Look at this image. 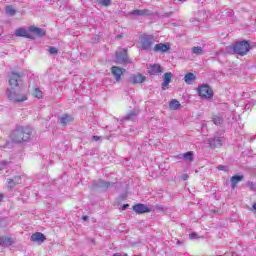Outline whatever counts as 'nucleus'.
Listing matches in <instances>:
<instances>
[{
	"label": "nucleus",
	"instance_id": "obj_18",
	"mask_svg": "<svg viewBox=\"0 0 256 256\" xmlns=\"http://www.w3.org/2000/svg\"><path fill=\"white\" fill-rule=\"evenodd\" d=\"M16 37H25L26 39H33V35L28 33L24 28H18L15 31Z\"/></svg>",
	"mask_w": 256,
	"mask_h": 256
},
{
	"label": "nucleus",
	"instance_id": "obj_15",
	"mask_svg": "<svg viewBox=\"0 0 256 256\" xmlns=\"http://www.w3.org/2000/svg\"><path fill=\"white\" fill-rule=\"evenodd\" d=\"M130 15H134L135 17H147L149 15H153V12H151V10L149 9H143V10H132L130 13Z\"/></svg>",
	"mask_w": 256,
	"mask_h": 256
},
{
	"label": "nucleus",
	"instance_id": "obj_1",
	"mask_svg": "<svg viewBox=\"0 0 256 256\" xmlns=\"http://www.w3.org/2000/svg\"><path fill=\"white\" fill-rule=\"evenodd\" d=\"M33 135V128L30 126H17L11 134V140L13 143H25L29 141Z\"/></svg>",
	"mask_w": 256,
	"mask_h": 256
},
{
	"label": "nucleus",
	"instance_id": "obj_42",
	"mask_svg": "<svg viewBox=\"0 0 256 256\" xmlns=\"http://www.w3.org/2000/svg\"><path fill=\"white\" fill-rule=\"evenodd\" d=\"M83 221H87L89 219L88 216H82Z\"/></svg>",
	"mask_w": 256,
	"mask_h": 256
},
{
	"label": "nucleus",
	"instance_id": "obj_39",
	"mask_svg": "<svg viewBox=\"0 0 256 256\" xmlns=\"http://www.w3.org/2000/svg\"><path fill=\"white\" fill-rule=\"evenodd\" d=\"M171 15H173V12H168L164 14V17H171Z\"/></svg>",
	"mask_w": 256,
	"mask_h": 256
},
{
	"label": "nucleus",
	"instance_id": "obj_9",
	"mask_svg": "<svg viewBox=\"0 0 256 256\" xmlns=\"http://www.w3.org/2000/svg\"><path fill=\"white\" fill-rule=\"evenodd\" d=\"M59 121L62 127H67V125H70V123H73V121H75V118L71 114H63L59 118Z\"/></svg>",
	"mask_w": 256,
	"mask_h": 256
},
{
	"label": "nucleus",
	"instance_id": "obj_6",
	"mask_svg": "<svg viewBox=\"0 0 256 256\" xmlns=\"http://www.w3.org/2000/svg\"><path fill=\"white\" fill-rule=\"evenodd\" d=\"M198 94L202 99H211L213 97V90L207 84H204L198 88Z\"/></svg>",
	"mask_w": 256,
	"mask_h": 256
},
{
	"label": "nucleus",
	"instance_id": "obj_23",
	"mask_svg": "<svg viewBox=\"0 0 256 256\" xmlns=\"http://www.w3.org/2000/svg\"><path fill=\"white\" fill-rule=\"evenodd\" d=\"M195 79H197V76L192 72H189L184 76V81L187 85H193V81H195Z\"/></svg>",
	"mask_w": 256,
	"mask_h": 256
},
{
	"label": "nucleus",
	"instance_id": "obj_14",
	"mask_svg": "<svg viewBox=\"0 0 256 256\" xmlns=\"http://www.w3.org/2000/svg\"><path fill=\"white\" fill-rule=\"evenodd\" d=\"M208 145L210 147L219 148L223 146V137L215 136L213 138L208 139Z\"/></svg>",
	"mask_w": 256,
	"mask_h": 256
},
{
	"label": "nucleus",
	"instance_id": "obj_45",
	"mask_svg": "<svg viewBox=\"0 0 256 256\" xmlns=\"http://www.w3.org/2000/svg\"><path fill=\"white\" fill-rule=\"evenodd\" d=\"M179 1H185V0H179Z\"/></svg>",
	"mask_w": 256,
	"mask_h": 256
},
{
	"label": "nucleus",
	"instance_id": "obj_16",
	"mask_svg": "<svg viewBox=\"0 0 256 256\" xmlns=\"http://www.w3.org/2000/svg\"><path fill=\"white\" fill-rule=\"evenodd\" d=\"M148 73L149 75H154V76L161 75V73H163V68L159 64H153L149 66Z\"/></svg>",
	"mask_w": 256,
	"mask_h": 256
},
{
	"label": "nucleus",
	"instance_id": "obj_25",
	"mask_svg": "<svg viewBox=\"0 0 256 256\" xmlns=\"http://www.w3.org/2000/svg\"><path fill=\"white\" fill-rule=\"evenodd\" d=\"M137 115H139V113L135 110L131 111L130 113H128L126 116L123 117L124 121H134L135 117H137Z\"/></svg>",
	"mask_w": 256,
	"mask_h": 256
},
{
	"label": "nucleus",
	"instance_id": "obj_19",
	"mask_svg": "<svg viewBox=\"0 0 256 256\" xmlns=\"http://www.w3.org/2000/svg\"><path fill=\"white\" fill-rule=\"evenodd\" d=\"M244 176L243 175H234L230 178V183H231V187L232 189H236L237 184L241 183V181H243Z\"/></svg>",
	"mask_w": 256,
	"mask_h": 256
},
{
	"label": "nucleus",
	"instance_id": "obj_24",
	"mask_svg": "<svg viewBox=\"0 0 256 256\" xmlns=\"http://www.w3.org/2000/svg\"><path fill=\"white\" fill-rule=\"evenodd\" d=\"M179 107H181V103L179 102V100L172 99L169 102V108L171 109V111H177V109H179Z\"/></svg>",
	"mask_w": 256,
	"mask_h": 256
},
{
	"label": "nucleus",
	"instance_id": "obj_10",
	"mask_svg": "<svg viewBox=\"0 0 256 256\" xmlns=\"http://www.w3.org/2000/svg\"><path fill=\"white\" fill-rule=\"evenodd\" d=\"M133 211L138 215L143 213H151V209L146 204H136L133 206Z\"/></svg>",
	"mask_w": 256,
	"mask_h": 256
},
{
	"label": "nucleus",
	"instance_id": "obj_13",
	"mask_svg": "<svg viewBox=\"0 0 256 256\" xmlns=\"http://www.w3.org/2000/svg\"><path fill=\"white\" fill-rule=\"evenodd\" d=\"M173 78V73L166 72L163 76V82L161 84L162 90L167 91L169 89V83H171V79Z\"/></svg>",
	"mask_w": 256,
	"mask_h": 256
},
{
	"label": "nucleus",
	"instance_id": "obj_43",
	"mask_svg": "<svg viewBox=\"0 0 256 256\" xmlns=\"http://www.w3.org/2000/svg\"><path fill=\"white\" fill-rule=\"evenodd\" d=\"M226 11H227L228 15H231V13H233V10H231V9H228Z\"/></svg>",
	"mask_w": 256,
	"mask_h": 256
},
{
	"label": "nucleus",
	"instance_id": "obj_26",
	"mask_svg": "<svg viewBox=\"0 0 256 256\" xmlns=\"http://www.w3.org/2000/svg\"><path fill=\"white\" fill-rule=\"evenodd\" d=\"M224 121L225 120L223 119V116L216 115L212 117V122L214 123V125H223Z\"/></svg>",
	"mask_w": 256,
	"mask_h": 256
},
{
	"label": "nucleus",
	"instance_id": "obj_28",
	"mask_svg": "<svg viewBox=\"0 0 256 256\" xmlns=\"http://www.w3.org/2000/svg\"><path fill=\"white\" fill-rule=\"evenodd\" d=\"M183 159H185L186 161H188L189 163H191V161H193V152L189 151L186 152L182 155Z\"/></svg>",
	"mask_w": 256,
	"mask_h": 256
},
{
	"label": "nucleus",
	"instance_id": "obj_17",
	"mask_svg": "<svg viewBox=\"0 0 256 256\" xmlns=\"http://www.w3.org/2000/svg\"><path fill=\"white\" fill-rule=\"evenodd\" d=\"M111 73L115 77L116 81H121V75L125 73V69L119 67V66H113L111 68Z\"/></svg>",
	"mask_w": 256,
	"mask_h": 256
},
{
	"label": "nucleus",
	"instance_id": "obj_12",
	"mask_svg": "<svg viewBox=\"0 0 256 256\" xmlns=\"http://www.w3.org/2000/svg\"><path fill=\"white\" fill-rule=\"evenodd\" d=\"M170 49L171 45H169V43H159L154 46L153 51L155 53H167V51H169Z\"/></svg>",
	"mask_w": 256,
	"mask_h": 256
},
{
	"label": "nucleus",
	"instance_id": "obj_37",
	"mask_svg": "<svg viewBox=\"0 0 256 256\" xmlns=\"http://www.w3.org/2000/svg\"><path fill=\"white\" fill-rule=\"evenodd\" d=\"M181 179H182L183 181H187V179H189V175H188V174H183V175L181 176Z\"/></svg>",
	"mask_w": 256,
	"mask_h": 256
},
{
	"label": "nucleus",
	"instance_id": "obj_31",
	"mask_svg": "<svg viewBox=\"0 0 256 256\" xmlns=\"http://www.w3.org/2000/svg\"><path fill=\"white\" fill-rule=\"evenodd\" d=\"M98 3L104 7H109V5H111V0H98Z\"/></svg>",
	"mask_w": 256,
	"mask_h": 256
},
{
	"label": "nucleus",
	"instance_id": "obj_36",
	"mask_svg": "<svg viewBox=\"0 0 256 256\" xmlns=\"http://www.w3.org/2000/svg\"><path fill=\"white\" fill-rule=\"evenodd\" d=\"M12 180L16 183V185H19V183H21V176H16L12 178Z\"/></svg>",
	"mask_w": 256,
	"mask_h": 256
},
{
	"label": "nucleus",
	"instance_id": "obj_21",
	"mask_svg": "<svg viewBox=\"0 0 256 256\" xmlns=\"http://www.w3.org/2000/svg\"><path fill=\"white\" fill-rule=\"evenodd\" d=\"M147 78L145 76H143L142 74H135L131 77V81L132 83H134V85H137L139 83H144V81L146 80Z\"/></svg>",
	"mask_w": 256,
	"mask_h": 256
},
{
	"label": "nucleus",
	"instance_id": "obj_44",
	"mask_svg": "<svg viewBox=\"0 0 256 256\" xmlns=\"http://www.w3.org/2000/svg\"><path fill=\"white\" fill-rule=\"evenodd\" d=\"M0 199H3V196H2V195H0Z\"/></svg>",
	"mask_w": 256,
	"mask_h": 256
},
{
	"label": "nucleus",
	"instance_id": "obj_35",
	"mask_svg": "<svg viewBox=\"0 0 256 256\" xmlns=\"http://www.w3.org/2000/svg\"><path fill=\"white\" fill-rule=\"evenodd\" d=\"M218 171H225V172H228L229 169L227 168V166L219 165V166H218Z\"/></svg>",
	"mask_w": 256,
	"mask_h": 256
},
{
	"label": "nucleus",
	"instance_id": "obj_20",
	"mask_svg": "<svg viewBox=\"0 0 256 256\" xmlns=\"http://www.w3.org/2000/svg\"><path fill=\"white\" fill-rule=\"evenodd\" d=\"M13 245V238L11 237H0V247H11Z\"/></svg>",
	"mask_w": 256,
	"mask_h": 256
},
{
	"label": "nucleus",
	"instance_id": "obj_4",
	"mask_svg": "<svg viewBox=\"0 0 256 256\" xmlns=\"http://www.w3.org/2000/svg\"><path fill=\"white\" fill-rule=\"evenodd\" d=\"M115 63H131V60L127 56V49L119 48L116 51Z\"/></svg>",
	"mask_w": 256,
	"mask_h": 256
},
{
	"label": "nucleus",
	"instance_id": "obj_30",
	"mask_svg": "<svg viewBox=\"0 0 256 256\" xmlns=\"http://www.w3.org/2000/svg\"><path fill=\"white\" fill-rule=\"evenodd\" d=\"M246 186L249 187L250 191H256V183L255 182L248 181L246 183Z\"/></svg>",
	"mask_w": 256,
	"mask_h": 256
},
{
	"label": "nucleus",
	"instance_id": "obj_3",
	"mask_svg": "<svg viewBox=\"0 0 256 256\" xmlns=\"http://www.w3.org/2000/svg\"><path fill=\"white\" fill-rule=\"evenodd\" d=\"M155 43V36L149 34H143L140 36V45L143 51H150Z\"/></svg>",
	"mask_w": 256,
	"mask_h": 256
},
{
	"label": "nucleus",
	"instance_id": "obj_40",
	"mask_svg": "<svg viewBox=\"0 0 256 256\" xmlns=\"http://www.w3.org/2000/svg\"><path fill=\"white\" fill-rule=\"evenodd\" d=\"M128 207H129V204H124V205L122 206V211H125Z\"/></svg>",
	"mask_w": 256,
	"mask_h": 256
},
{
	"label": "nucleus",
	"instance_id": "obj_7",
	"mask_svg": "<svg viewBox=\"0 0 256 256\" xmlns=\"http://www.w3.org/2000/svg\"><path fill=\"white\" fill-rule=\"evenodd\" d=\"M8 81L10 87H12V89H15V87H17L19 83H21V74L17 72H10L8 74Z\"/></svg>",
	"mask_w": 256,
	"mask_h": 256
},
{
	"label": "nucleus",
	"instance_id": "obj_41",
	"mask_svg": "<svg viewBox=\"0 0 256 256\" xmlns=\"http://www.w3.org/2000/svg\"><path fill=\"white\" fill-rule=\"evenodd\" d=\"M100 137L99 136H93V141H99Z\"/></svg>",
	"mask_w": 256,
	"mask_h": 256
},
{
	"label": "nucleus",
	"instance_id": "obj_5",
	"mask_svg": "<svg viewBox=\"0 0 256 256\" xmlns=\"http://www.w3.org/2000/svg\"><path fill=\"white\" fill-rule=\"evenodd\" d=\"M6 95L10 101H14L15 103H22L23 101H27V96L17 94L15 91H13V89L10 88L6 90Z\"/></svg>",
	"mask_w": 256,
	"mask_h": 256
},
{
	"label": "nucleus",
	"instance_id": "obj_8",
	"mask_svg": "<svg viewBox=\"0 0 256 256\" xmlns=\"http://www.w3.org/2000/svg\"><path fill=\"white\" fill-rule=\"evenodd\" d=\"M111 185H115V183L111 182H107L105 180H98V181H94L92 186L94 189H102V191H107V189H109V187H111Z\"/></svg>",
	"mask_w": 256,
	"mask_h": 256
},
{
	"label": "nucleus",
	"instance_id": "obj_38",
	"mask_svg": "<svg viewBox=\"0 0 256 256\" xmlns=\"http://www.w3.org/2000/svg\"><path fill=\"white\" fill-rule=\"evenodd\" d=\"M190 239H197V233H191Z\"/></svg>",
	"mask_w": 256,
	"mask_h": 256
},
{
	"label": "nucleus",
	"instance_id": "obj_27",
	"mask_svg": "<svg viewBox=\"0 0 256 256\" xmlns=\"http://www.w3.org/2000/svg\"><path fill=\"white\" fill-rule=\"evenodd\" d=\"M204 53H205V51L203 50V48L201 46H194L192 48L193 55H203Z\"/></svg>",
	"mask_w": 256,
	"mask_h": 256
},
{
	"label": "nucleus",
	"instance_id": "obj_34",
	"mask_svg": "<svg viewBox=\"0 0 256 256\" xmlns=\"http://www.w3.org/2000/svg\"><path fill=\"white\" fill-rule=\"evenodd\" d=\"M35 97H37L38 99H41L43 97V92H41V90H39L38 88L35 89Z\"/></svg>",
	"mask_w": 256,
	"mask_h": 256
},
{
	"label": "nucleus",
	"instance_id": "obj_22",
	"mask_svg": "<svg viewBox=\"0 0 256 256\" xmlns=\"http://www.w3.org/2000/svg\"><path fill=\"white\" fill-rule=\"evenodd\" d=\"M29 30L31 31V33H34L38 37H45V30H43V28H37L35 26H31Z\"/></svg>",
	"mask_w": 256,
	"mask_h": 256
},
{
	"label": "nucleus",
	"instance_id": "obj_11",
	"mask_svg": "<svg viewBox=\"0 0 256 256\" xmlns=\"http://www.w3.org/2000/svg\"><path fill=\"white\" fill-rule=\"evenodd\" d=\"M46 239L47 238L45 237V235L41 232H36L30 237V241H32L33 243H38L39 245H41V243H44Z\"/></svg>",
	"mask_w": 256,
	"mask_h": 256
},
{
	"label": "nucleus",
	"instance_id": "obj_46",
	"mask_svg": "<svg viewBox=\"0 0 256 256\" xmlns=\"http://www.w3.org/2000/svg\"><path fill=\"white\" fill-rule=\"evenodd\" d=\"M124 256H127V254H125Z\"/></svg>",
	"mask_w": 256,
	"mask_h": 256
},
{
	"label": "nucleus",
	"instance_id": "obj_29",
	"mask_svg": "<svg viewBox=\"0 0 256 256\" xmlns=\"http://www.w3.org/2000/svg\"><path fill=\"white\" fill-rule=\"evenodd\" d=\"M48 53L50 55H57L59 53V50L55 46H51L48 50Z\"/></svg>",
	"mask_w": 256,
	"mask_h": 256
},
{
	"label": "nucleus",
	"instance_id": "obj_2",
	"mask_svg": "<svg viewBox=\"0 0 256 256\" xmlns=\"http://www.w3.org/2000/svg\"><path fill=\"white\" fill-rule=\"evenodd\" d=\"M236 55H241V57L247 55L249 51H251V45L249 42L243 40L240 42H236L234 45L230 46Z\"/></svg>",
	"mask_w": 256,
	"mask_h": 256
},
{
	"label": "nucleus",
	"instance_id": "obj_32",
	"mask_svg": "<svg viewBox=\"0 0 256 256\" xmlns=\"http://www.w3.org/2000/svg\"><path fill=\"white\" fill-rule=\"evenodd\" d=\"M6 13L8 15H15L16 11H15V9H13V6H7L6 7Z\"/></svg>",
	"mask_w": 256,
	"mask_h": 256
},
{
	"label": "nucleus",
	"instance_id": "obj_33",
	"mask_svg": "<svg viewBox=\"0 0 256 256\" xmlns=\"http://www.w3.org/2000/svg\"><path fill=\"white\" fill-rule=\"evenodd\" d=\"M15 185L17 184L15 183V180H13V178L8 180V185H7L8 189H13Z\"/></svg>",
	"mask_w": 256,
	"mask_h": 256
}]
</instances>
